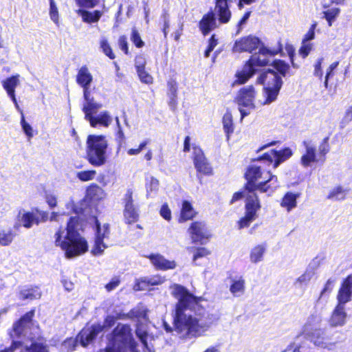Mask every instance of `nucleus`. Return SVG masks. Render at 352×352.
I'll list each match as a JSON object with an SVG mask.
<instances>
[{
    "label": "nucleus",
    "mask_w": 352,
    "mask_h": 352,
    "mask_svg": "<svg viewBox=\"0 0 352 352\" xmlns=\"http://www.w3.org/2000/svg\"><path fill=\"white\" fill-rule=\"evenodd\" d=\"M14 234L11 230H0V245L2 246L9 245L14 239Z\"/></svg>",
    "instance_id": "a18cd8bd"
},
{
    "label": "nucleus",
    "mask_w": 352,
    "mask_h": 352,
    "mask_svg": "<svg viewBox=\"0 0 352 352\" xmlns=\"http://www.w3.org/2000/svg\"><path fill=\"white\" fill-rule=\"evenodd\" d=\"M223 126L224 132L226 134L227 140H229L230 135L234 132V124L232 116L230 112L227 111L223 117Z\"/></svg>",
    "instance_id": "a19ab883"
},
{
    "label": "nucleus",
    "mask_w": 352,
    "mask_h": 352,
    "mask_svg": "<svg viewBox=\"0 0 352 352\" xmlns=\"http://www.w3.org/2000/svg\"><path fill=\"white\" fill-rule=\"evenodd\" d=\"M192 158L195 167L198 173L205 175H212V168L199 147H193Z\"/></svg>",
    "instance_id": "4468645a"
},
{
    "label": "nucleus",
    "mask_w": 352,
    "mask_h": 352,
    "mask_svg": "<svg viewBox=\"0 0 352 352\" xmlns=\"http://www.w3.org/2000/svg\"><path fill=\"white\" fill-rule=\"evenodd\" d=\"M100 0H76V3L80 6L87 8H91L95 7Z\"/></svg>",
    "instance_id": "680f3d73"
},
{
    "label": "nucleus",
    "mask_w": 352,
    "mask_h": 352,
    "mask_svg": "<svg viewBox=\"0 0 352 352\" xmlns=\"http://www.w3.org/2000/svg\"><path fill=\"white\" fill-rule=\"evenodd\" d=\"M87 159L94 166L100 167L107 162L108 142L104 135H89L87 142Z\"/></svg>",
    "instance_id": "20e7f679"
},
{
    "label": "nucleus",
    "mask_w": 352,
    "mask_h": 352,
    "mask_svg": "<svg viewBox=\"0 0 352 352\" xmlns=\"http://www.w3.org/2000/svg\"><path fill=\"white\" fill-rule=\"evenodd\" d=\"M76 217H70L65 228L60 227L54 234V243L64 251L66 258H73L88 250L87 240L76 230Z\"/></svg>",
    "instance_id": "f03ea898"
},
{
    "label": "nucleus",
    "mask_w": 352,
    "mask_h": 352,
    "mask_svg": "<svg viewBox=\"0 0 352 352\" xmlns=\"http://www.w3.org/2000/svg\"><path fill=\"white\" fill-rule=\"evenodd\" d=\"M312 47L313 45L311 43L309 42L302 41V46L299 50L300 54H301L303 58L307 57L311 51Z\"/></svg>",
    "instance_id": "052dcab7"
},
{
    "label": "nucleus",
    "mask_w": 352,
    "mask_h": 352,
    "mask_svg": "<svg viewBox=\"0 0 352 352\" xmlns=\"http://www.w3.org/2000/svg\"><path fill=\"white\" fill-rule=\"evenodd\" d=\"M310 341L316 346L331 349L335 343L326 335L324 329L317 330L307 336Z\"/></svg>",
    "instance_id": "a211bd4d"
},
{
    "label": "nucleus",
    "mask_w": 352,
    "mask_h": 352,
    "mask_svg": "<svg viewBox=\"0 0 352 352\" xmlns=\"http://www.w3.org/2000/svg\"><path fill=\"white\" fill-rule=\"evenodd\" d=\"M78 336H77L76 340H74L73 338H69V339L66 340L63 342V346L65 348L68 349V352H71L74 349L77 341H79L80 342H81L80 340L78 338ZM80 344H82V343H80Z\"/></svg>",
    "instance_id": "69168bd1"
},
{
    "label": "nucleus",
    "mask_w": 352,
    "mask_h": 352,
    "mask_svg": "<svg viewBox=\"0 0 352 352\" xmlns=\"http://www.w3.org/2000/svg\"><path fill=\"white\" fill-rule=\"evenodd\" d=\"M336 279L330 278L326 282L324 288L321 291L320 296L318 298L317 302L319 303L322 301H327L329 294L332 292L334 287Z\"/></svg>",
    "instance_id": "79ce46f5"
},
{
    "label": "nucleus",
    "mask_w": 352,
    "mask_h": 352,
    "mask_svg": "<svg viewBox=\"0 0 352 352\" xmlns=\"http://www.w3.org/2000/svg\"><path fill=\"white\" fill-rule=\"evenodd\" d=\"M105 191L98 185H91L87 190V197L93 201H99L106 197Z\"/></svg>",
    "instance_id": "f704fd0d"
},
{
    "label": "nucleus",
    "mask_w": 352,
    "mask_h": 352,
    "mask_svg": "<svg viewBox=\"0 0 352 352\" xmlns=\"http://www.w3.org/2000/svg\"><path fill=\"white\" fill-rule=\"evenodd\" d=\"M100 48L106 56L111 59L115 58V55L112 52L110 45L108 43L107 39L104 37L101 38L100 41Z\"/></svg>",
    "instance_id": "603ef678"
},
{
    "label": "nucleus",
    "mask_w": 352,
    "mask_h": 352,
    "mask_svg": "<svg viewBox=\"0 0 352 352\" xmlns=\"http://www.w3.org/2000/svg\"><path fill=\"white\" fill-rule=\"evenodd\" d=\"M305 153L301 157V164L305 167H308L312 162H316V146L311 141H304Z\"/></svg>",
    "instance_id": "a878e982"
},
{
    "label": "nucleus",
    "mask_w": 352,
    "mask_h": 352,
    "mask_svg": "<svg viewBox=\"0 0 352 352\" xmlns=\"http://www.w3.org/2000/svg\"><path fill=\"white\" fill-rule=\"evenodd\" d=\"M317 26V23L314 22L311 28H309L307 33L305 35V37L302 41L309 42L311 40H313L315 37V29Z\"/></svg>",
    "instance_id": "338daca9"
},
{
    "label": "nucleus",
    "mask_w": 352,
    "mask_h": 352,
    "mask_svg": "<svg viewBox=\"0 0 352 352\" xmlns=\"http://www.w3.org/2000/svg\"><path fill=\"white\" fill-rule=\"evenodd\" d=\"M346 190L340 186L333 188L328 195V199L334 200H343L346 196Z\"/></svg>",
    "instance_id": "49530a36"
},
{
    "label": "nucleus",
    "mask_w": 352,
    "mask_h": 352,
    "mask_svg": "<svg viewBox=\"0 0 352 352\" xmlns=\"http://www.w3.org/2000/svg\"><path fill=\"white\" fill-rule=\"evenodd\" d=\"M160 215L166 221H170L171 219V211L166 204L162 206L160 210Z\"/></svg>",
    "instance_id": "0e129e2a"
},
{
    "label": "nucleus",
    "mask_w": 352,
    "mask_h": 352,
    "mask_svg": "<svg viewBox=\"0 0 352 352\" xmlns=\"http://www.w3.org/2000/svg\"><path fill=\"white\" fill-rule=\"evenodd\" d=\"M164 281L165 278L160 276L142 278L137 280L133 286V289L135 291L146 290L148 286L158 285L162 284Z\"/></svg>",
    "instance_id": "bb28decb"
},
{
    "label": "nucleus",
    "mask_w": 352,
    "mask_h": 352,
    "mask_svg": "<svg viewBox=\"0 0 352 352\" xmlns=\"http://www.w3.org/2000/svg\"><path fill=\"white\" fill-rule=\"evenodd\" d=\"M96 221V238L94 245L91 250L94 256H100L102 254L104 250L107 248V245L104 243V239L107 238L109 234V225L104 223L100 226L97 219Z\"/></svg>",
    "instance_id": "9b49d317"
},
{
    "label": "nucleus",
    "mask_w": 352,
    "mask_h": 352,
    "mask_svg": "<svg viewBox=\"0 0 352 352\" xmlns=\"http://www.w3.org/2000/svg\"><path fill=\"white\" fill-rule=\"evenodd\" d=\"M274 68L283 76H285L289 70V65L283 60H276L273 63Z\"/></svg>",
    "instance_id": "864d4df0"
},
{
    "label": "nucleus",
    "mask_w": 352,
    "mask_h": 352,
    "mask_svg": "<svg viewBox=\"0 0 352 352\" xmlns=\"http://www.w3.org/2000/svg\"><path fill=\"white\" fill-rule=\"evenodd\" d=\"M188 232L192 243L204 244L207 242L211 234L204 222L195 221L191 223Z\"/></svg>",
    "instance_id": "f8f14e48"
},
{
    "label": "nucleus",
    "mask_w": 352,
    "mask_h": 352,
    "mask_svg": "<svg viewBox=\"0 0 352 352\" xmlns=\"http://www.w3.org/2000/svg\"><path fill=\"white\" fill-rule=\"evenodd\" d=\"M91 126L96 127L97 125H100L104 127H109L113 120L110 113L107 111H102L96 116H92L88 120Z\"/></svg>",
    "instance_id": "cd10ccee"
},
{
    "label": "nucleus",
    "mask_w": 352,
    "mask_h": 352,
    "mask_svg": "<svg viewBox=\"0 0 352 352\" xmlns=\"http://www.w3.org/2000/svg\"><path fill=\"white\" fill-rule=\"evenodd\" d=\"M322 317L319 315L310 316L303 326L302 333L307 336L314 331L322 329L320 328Z\"/></svg>",
    "instance_id": "c756f323"
},
{
    "label": "nucleus",
    "mask_w": 352,
    "mask_h": 352,
    "mask_svg": "<svg viewBox=\"0 0 352 352\" xmlns=\"http://www.w3.org/2000/svg\"><path fill=\"white\" fill-rule=\"evenodd\" d=\"M96 175V171L94 170H81L76 173V177L81 182H89L93 180Z\"/></svg>",
    "instance_id": "8fccbe9b"
},
{
    "label": "nucleus",
    "mask_w": 352,
    "mask_h": 352,
    "mask_svg": "<svg viewBox=\"0 0 352 352\" xmlns=\"http://www.w3.org/2000/svg\"><path fill=\"white\" fill-rule=\"evenodd\" d=\"M323 60H324L323 58H318L314 65V75L315 76L318 77L320 80H322V76H323V72L322 70V63Z\"/></svg>",
    "instance_id": "13d9d810"
},
{
    "label": "nucleus",
    "mask_w": 352,
    "mask_h": 352,
    "mask_svg": "<svg viewBox=\"0 0 352 352\" xmlns=\"http://www.w3.org/2000/svg\"><path fill=\"white\" fill-rule=\"evenodd\" d=\"M265 251L266 245L265 244H259L254 246L250 251V261L254 263L262 261Z\"/></svg>",
    "instance_id": "58836bf2"
},
{
    "label": "nucleus",
    "mask_w": 352,
    "mask_h": 352,
    "mask_svg": "<svg viewBox=\"0 0 352 352\" xmlns=\"http://www.w3.org/2000/svg\"><path fill=\"white\" fill-rule=\"evenodd\" d=\"M346 317L345 307L337 305L329 320V325L333 327H342L346 323Z\"/></svg>",
    "instance_id": "b1692460"
},
{
    "label": "nucleus",
    "mask_w": 352,
    "mask_h": 352,
    "mask_svg": "<svg viewBox=\"0 0 352 352\" xmlns=\"http://www.w3.org/2000/svg\"><path fill=\"white\" fill-rule=\"evenodd\" d=\"M261 208L258 196L254 191L248 192L245 205V214L254 219L258 217V212Z\"/></svg>",
    "instance_id": "6ab92c4d"
},
{
    "label": "nucleus",
    "mask_w": 352,
    "mask_h": 352,
    "mask_svg": "<svg viewBox=\"0 0 352 352\" xmlns=\"http://www.w3.org/2000/svg\"><path fill=\"white\" fill-rule=\"evenodd\" d=\"M245 177L248 181L245 190L248 192L256 190L269 194L272 193L278 187V182L276 175H272L269 171H261L260 167L250 166L246 173Z\"/></svg>",
    "instance_id": "7ed1b4c3"
},
{
    "label": "nucleus",
    "mask_w": 352,
    "mask_h": 352,
    "mask_svg": "<svg viewBox=\"0 0 352 352\" xmlns=\"http://www.w3.org/2000/svg\"><path fill=\"white\" fill-rule=\"evenodd\" d=\"M19 111H21V116H22L21 120V124L22 129H23L24 133H25V135L29 138H31L34 135L33 132H32V131H33L32 127L30 126V124H28V122H25L22 111L21 109Z\"/></svg>",
    "instance_id": "5fc2aeb1"
},
{
    "label": "nucleus",
    "mask_w": 352,
    "mask_h": 352,
    "mask_svg": "<svg viewBox=\"0 0 352 352\" xmlns=\"http://www.w3.org/2000/svg\"><path fill=\"white\" fill-rule=\"evenodd\" d=\"M261 45L262 43L257 37L250 35L236 41L233 51L234 52H248L252 53Z\"/></svg>",
    "instance_id": "2eb2a0df"
},
{
    "label": "nucleus",
    "mask_w": 352,
    "mask_h": 352,
    "mask_svg": "<svg viewBox=\"0 0 352 352\" xmlns=\"http://www.w3.org/2000/svg\"><path fill=\"white\" fill-rule=\"evenodd\" d=\"M83 98L85 102L82 106V111L85 113V119L87 120L101 109L102 104L94 100L91 95V91L83 93Z\"/></svg>",
    "instance_id": "aec40b11"
},
{
    "label": "nucleus",
    "mask_w": 352,
    "mask_h": 352,
    "mask_svg": "<svg viewBox=\"0 0 352 352\" xmlns=\"http://www.w3.org/2000/svg\"><path fill=\"white\" fill-rule=\"evenodd\" d=\"M34 315V311L31 310L26 313L21 319L13 325V329L10 335L12 339V344L10 347L1 349L0 352H14L16 349H22V344H24L23 337H28L32 339L30 335H28V331L32 325V320Z\"/></svg>",
    "instance_id": "423d86ee"
},
{
    "label": "nucleus",
    "mask_w": 352,
    "mask_h": 352,
    "mask_svg": "<svg viewBox=\"0 0 352 352\" xmlns=\"http://www.w3.org/2000/svg\"><path fill=\"white\" fill-rule=\"evenodd\" d=\"M50 16L51 20L58 25L59 22V14L58 8L56 5V3L54 0H50Z\"/></svg>",
    "instance_id": "3c124183"
},
{
    "label": "nucleus",
    "mask_w": 352,
    "mask_h": 352,
    "mask_svg": "<svg viewBox=\"0 0 352 352\" xmlns=\"http://www.w3.org/2000/svg\"><path fill=\"white\" fill-rule=\"evenodd\" d=\"M137 73L142 82L148 85L153 83V77L145 70V69L137 71Z\"/></svg>",
    "instance_id": "6e6d98bb"
},
{
    "label": "nucleus",
    "mask_w": 352,
    "mask_h": 352,
    "mask_svg": "<svg viewBox=\"0 0 352 352\" xmlns=\"http://www.w3.org/2000/svg\"><path fill=\"white\" fill-rule=\"evenodd\" d=\"M229 0H216L214 10L220 23H227L231 18V11L228 6Z\"/></svg>",
    "instance_id": "5701e85b"
},
{
    "label": "nucleus",
    "mask_w": 352,
    "mask_h": 352,
    "mask_svg": "<svg viewBox=\"0 0 352 352\" xmlns=\"http://www.w3.org/2000/svg\"><path fill=\"white\" fill-rule=\"evenodd\" d=\"M258 49L259 53L253 54L243 69L236 74L233 85L245 83L256 73V67L264 66L270 63L267 56L274 55V53L263 45Z\"/></svg>",
    "instance_id": "39448f33"
},
{
    "label": "nucleus",
    "mask_w": 352,
    "mask_h": 352,
    "mask_svg": "<svg viewBox=\"0 0 352 352\" xmlns=\"http://www.w3.org/2000/svg\"><path fill=\"white\" fill-rule=\"evenodd\" d=\"M340 12V10L338 8H332L323 12L325 19L328 22L329 27L332 25L333 22L336 20Z\"/></svg>",
    "instance_id": "de8ad7c7"
},
{
    "label": "nucleus",
    "mask_w": 352,
    "mask_h": 352,
    "mask_svg": "<svg viewBox=\"0 0 352 352\" xmlns=\"http://www.w3.org/2000/svg\"><path fill=\"white\" fill-rule=\"evenodd\" d=\"M76 12L80 16H81L82 21L87 23L98 22L102 15L101 12L98 10L89 12L82 9H79L76 11Z\"/></svg>",
    "instance_id": "e433bc0d"
},
{
    "label": "nucleus",
    "mask_w": 352,
    "mask_h": 352,
    "mask_svg": "<svg viewBox=\"0 0 352 352\" xmlns=\"http://www.w3.org/2000/svg\"><path fill=\"white\" fill-rule=\"evenodd\" d=\"M196 215L192 204L188 201H184L181 209L179 222L192 219Z\"/></svg>",
    "instance_id": "c9c22d12"
},
{
    "label": "nucleus",
    "mask_w": 352,
    "mask_h": 352,
    "mask_svg": "<svg viewBox=\"0 0 352 352\" xmlns=\"http://www.w3.org/2000/svg\"><path fill=\"white\" fill-rule=\"evenodd\" d=\"M210 254V251L205 248H199L196 249L193 255V262L202 257H205Z\"/></svg>",
    "instance_id": "e2e57ef3"
},
{
    "label": "nucleus",
    "mask_w": 352,
    "mask_h": 352,
    "mask_svg": "<svg viewBox=\"0 0 352 352\" xmlns=\"http://www.w3.org/2000/svg\"><path fill=\"white\" fill-rule=\"evenodd\" d=\"M120 283V280L118 277H113L111 281L105 285L107 292L114 290Z\"/></svg>",
    "instance_id": "774afa93"
},
{
    "label": "nucleus",
    "mask_w": 352,
    "mask_h": 352,
    "mask_svg": "<svg viewBox=\"0 0 352 352\" xmlns=\"http://www.w3.org/2000/svg\"><path fill=\"white\" fill-rule=\"evenodd\" d=\"M93 82V76L89 68L86 66H82L78 71L76 75V82L82 89L83 93L90 91L89 88Z\"/></svg>",
    "instance_id": "4be33fe9"
},
{
    "label": "nucleus",
    "mask_w": 352,
    "mask_h": 352,
    "mask_svg": "<svg viewBox=\"0 0 352 352\" xmlns=\"http://www.w3.org/2000/svg\"><path fill=\"white\" fill-rule=\"evenodd\" d=\"M136 336L140 339L144 347L147 348V337L148 333L145 325L143 324H138L136 328Z\"/></svg>",
    "instance_id": "09e8293b"
},
{
    "label": "nucleus",
    "mask_w": 352,
    "mask_h": 352,
    "mask_svg": "<svg viewBox=\"0 0 352 352\" xmlns=\"http://www.w3.org/2000/svg\"><path fill=\"white\" fill-rule=\"evenodd\" d=\"M30 330V329H28ZM29 332V331H28ZM32 337V339H28V337H23L24 344H22V349L21 352H50L47 346L41 343L32 342L30 345H28V342L33 339V337L30 333H28Z\"/></svg>",
    "instance_id": "7c9ffc66"
},
{
    "label": "nucleus",
    "mask_w": 352,
    "mask_h": 352,
    "mask_svg": "<svg viewBox=\"0 0 352 352\" xmlns=\"http://www.w3.org/2000/svg\"><path fill=\"white\" fill-rule=\"evenodd\" d=\"M19 77L20 76L19 74H16L15 76H12L10 78H6L5 80L3 81V88L6 91L8 95L11 98L12 100L15 104L16 108L18 110H20V108L17 103L14 91L15 88L19 84Z\"/></svg>",
    "instance_id": "393cba45"
},
{
    "label": "nucleus",
    "mask_w": 352,
    "mask_h": 352,
    "mask_svg": "<svg viewBox=\"0 0 352 352\" xmlns=\"http://www.w3.org/2000/svg\"><path fill=\"white\" fill-rule=\"evenodd\" d=\"M266 81L267 85L263 89L265 99L261 102L263 105L271 104L276 100L283 85L281 77L270 69L262 73L257 79L259 84H263Z\"/></svg>",
    "instance_id": "6e6552de"
},
{
    "label": "nucleus",
    "mask_w": 352,
    "mask_h": 352,
    "mask_svg": "<svg viewBox=\"0 0 352 352\" xmlns=\"http://www.w3.org/2000/svg\"><path fill=\"white\" fill-rule=\"evenodd\" d=\"M254 220H255L254 219H253V218H252V217L245 214L244 217L241 218L237 221L238 228L239 230H241V229H243V228H248V227L250 226L251 223L252 221H254Z\"/></svg>",
    "instance_id": "4d7b16f0"
},
{
    "label": "nucleus",
    "mask_w": 352,
    "mask_h": 352,
    "mask_svg": "<svg viewBox=\"0 0 352 352\" xmlns=\"http://www.w3.org/2000/svg\"><path fill=\"white\" fill-rule=\"evenodd\" d=\"M352 297V275L348 276L342 282L339 289L337 300L338 305L345 307V304L351 300Z\"/></svg>",
    "instance_id": "f3484780"
},
{
    "label": "nucleus",
    "mask_w": 352,
    "mask_h": 352,
    "mask_svg": "<svg viewBox=\"0 0 352 352\" xmlns=\"http://www.w3.org/2000/svg\"><path fill=\"white\" fill-rule=\"evenodd\" d=\"M314 275V270L307 268L303 274L298 277L294 282V286L300 289L305 290Z\"/></svg>",
    "instance_id": "72a5a7b5"
},
{
    "label": "nucleus",
    "mask_w": 352,
    "mask_h": 352,
    "mask_svg": "<svg viewBox=\"0 0 352 352\" xmlns=\"http://www.w3.org/2000/svg\"><path fill=\"white\" fill-rule=\"evenodd\" d=\"M41 296V292L38 287L25 286L21 289L19 298L20 300H32L39 298Z\"/></svg>",
    "instance_id": "2f4dec72"
},
{
    "label": "nucleus",
    "mask_w": 352,
    "mask_h": 352,
    "mask_svg": "<svg viewBox=\"0 0 352 352\" xmlns=\"http://www.w3.org/2000/svg\"><path fill=\"white\" fill-rule=\"evenodd\" d=\"M168 95L170 98L169 105L174 107L177 96V84L174 80H170L168 82Z\"/></svg>",
    "instance_id": "37998d69"
},
{
    "label": "nucleus",
    "mask_w": 352,
    "mask_h": 352,
    "mask_svg": "<svg viewBox=\"0 0 352 352\" xmlns=\"http://www.w3.org/2000/svg\"><path fill=\"white\" fill-rule=\"evenodd\" d=\"M255 97L256 91L252 85L244 87L239 90L236 102L239 106L241 120L250 114V110L255 108Z\"/></svg>",
    "instance_id": "1a4fd4ad"
},
{
    "label": "nucleus",
    "mask_w": 352,
    "mask_h": 352,
    "mask_svg": "<svg viewBox=\"0 0 352 352\" xmlns=\"http://www.w3.org/2000/svg\"><path fill=\"white\" fill-rule=\"evenodd\" d=\"M114 323V319L108 316L103 325L100 324H94L84 328L78 334V338L80 340L82 346H86L101 333L106 327H110Z\"/></svg>",
    "instance_id": "9d476101"
},
{
    "label": "nucleus",
    "mask_w": 352,
    "mask_h": 352,
    "mask_svg": "<svg viewBox=\"0 0 352 352\" xmlns=\"http://www.w3.org/2000/svg\"><path fill=\"white\" fill-rule=\"evenodd\" d=\"M170 289L171 295L177 300L173 316L176 335L186 341L204 336L217 321L216 316L206 311L199 303L201 298L185 287L174 284Z\"/></svg>",
    "instance_id": "f257e3e1"
},
{
    "label": "nucleus",
    "mask_w": 352,
    "mask_h": 352,
    "mask_svg": "<svg viewBox=\"0 0 352 352\" xmlns=\"http://www.w3.org/2000/svg\"><path fill=\"white\" fill-rule=\"evenodd\" d=\"M230 291L234 296H241L243 295L245 291L244 279L240 277L238 279L232 280Z\"/></svg>",
    "instance_id": "ea45409f"
},
{
    "label": "nucleus",
    "mask_w": 352,
    "mask_h": 352,
    "mask_svg": "<svg viewBox=\"0 0 352 352\" xmlns=\"http://www.w3.org/2000/svg\"><path fill=\"white\" fill-rule=\"evenodd\" d=\"M148 258L155 267L158 270H172L176 267V263L174 261L167 260L160 254H151Z\"/></svg>",
    "instance_id": "c85d7f7f"
},
{
    "label": "nucleus",
    "mask_w": 352,
    "mask_h": 352,
    "mask_svg": "<svg viewBox=\"0 0 352 352\" xmlns=\"http://www.w3.org/2000/svg\"><path fill=\"white\" fill-rule=\"evenodd\" d=\"M198 27L204 36L208 35L215 29L217 25L214 13L210 11L205 14L199 21Z\"/></svg>",
    "instance_id": "412c9836"
},
{
    "label": "nucleus",
    "mask_w": 352,
    "mask_h": 352,
    "mask_svg": "<svg viewBox=\"0 0 352 352\" xmlns=\"http://www.w3.org/2000/svg\"><path fill=\"white\" fill-rule=\"evenodd\" d=\"M131 39L138 47H142L144 45V43L141 39L140 34L135 28L132 30Z\"/></svg>",
    "instance_id": "bf43d9fd"
},
{
    "label": "nucleus",
    "mask_w": 352,
    "mask_h": 352,
    "mask_svg": "<svg viewBox=\"0 0 352 352\" xmlns=\"http://www.w3.org/2000/svg\"><path fill=\"white\" fill-rule=\"evenodd\" d=\"M124 211L123 214L125 221L129 223H133L138 220V209L135 207L133 199V191L129 189L123 198Z\"/></svg>",
    "instance_id": "ddd939ff"
},
{
    "label": "nucleus",
    "mask_w": 352,
    "mask_h": 352,
    "mask_svg": "<svg viewBox=\"0 0 352 352\" xmlns=\"http://www.w3.org/2000/svg\"><path fill=\"white\" fill-rule=\"evenodd\" d=\"M299 192H287L282 198L280 206L290 212L297 206V199L300 197Z\"/></svg>",
    "instance_id": "473e14b6"
},
{
    "label": "nucleus",
    "mask_w": 352,
    "mask_h": 352,
    "mask_svg": "<svg viewBox=\"0 0 352 352\" xmlns=\"http://www.w3.org/2000/svg\"><path fill=\"white\" fill-rule=\"evenodd\" d=\"M159 181L151 176L146 179V188L147 197H152L155 195L159 189Z\"/></svg>",
    "instance_id": "c03bdc74"
},
{
    "label": "nucleus",
    "mask_w": 352,
    "mask_h": 352,
    "mask_svg": "<svg viewBox=\"0 0 352 352\" xmlns=\"http://www.w3.org/2000/svg\"><path fill=\"white\" fill-rule=\"evenodd\" d=\"M19 220L27 228H31L34 223H39L38 217L33 212H19Z\"/></svg>",
    "instance_id": "4c0bfd02"
},
{
    "label": "nucleus",
    "mask_w": 352,
    "mask_h": 352,
    "mask_svg": "<svg viewBox=\"0 0 352 352\" xmlns=\"http://www.w3.org/2000/svg\"><path fill=\"white\" fill-rule=\"evenodd\" d=\"M131 328L126 324H118L114 329L106 349L100 352H127V348L132 346Z\"/></svg>",
    "instance_id": "0eeeda50"
},
{
    "label": "nucleus",
    "mask_w": 352,
    "mask_h": 352,
    "mask_svg": "<svg viewBox=\"0 0 352 352\" xmlns=\"http://www.w3.org/2000/svg\"><path fill=\"white\" fill-rule=\"evenodd\" d=\"M292 155V150L286 148L280 151L271 150L265 153L261 157V160H266L270 163L274 162V167L276 168L280 163L289 159Z\"/></svg>",
    "instance_id": "dca6fc26"
}]
</instances>
